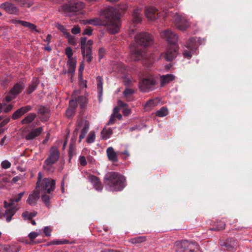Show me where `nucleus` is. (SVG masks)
<instances>
[{
    "instance_id": "nucleus-1",
    "label": "nucleus",
    "mask_w": 252,
    "mask_h": 252,
    "mask_svg": "<svg viewBox=\"0 0 252 252\" xmlns=\"http://www.w3.org/2000/svg\"><path fill=\"white\" fill-rule=\"evenodd\" d=\"M101 15L105 19L103 24L110 34H115L120 31L121 26L120 14L113 7H107L102 11Z\"/></svg>"
},
{
    "instance_id": "nucleus-2",
    "label": "nucleus",
    "mask_w": 252,
    "mask_h": 252,
    "mask_svg": "<svg viewBox=\"0 0 252 252\" xmlns=\"http://www.w3.org/2000/svg\"><path fill=\"white\" fill-rule=\"evenodd\" d=\"M106 188L112 191L122 190L126 186V180L122 175L116 172H109L104 177Z\"/></svg>"
},
{
    "instance_id": "nucleus-3",
    "label": "nucleus",
    "mask_w": 252,
    "mask_h": 252,
    "mask_svg": "<svg viewBox=\"0 0 252 252\" xmlns=\"http://www.w3.org/2000/svg\"><path fill=\"white\" fill-rule=\"evenodd\" d=\"M173 249L175 252H201L197 243L187 240L176 241Z\"/></svg>"
},
{
    "instance_id": "nucleus-4",
    "label": "nucleus",
    "mask_w": 252,
    "mask_h": 252,
    "mask_svg": "<svg viewBox=\"0 0 252 252\" xmlns=\"http://www.w3.org/2000/svg\"><path fill=\"white\" fill-rule=\"evenodd\" d=\"M60 156V152L57 147H52L51 148L49 155L44 161L43 169L48 172H53L54 170L53 165L59 160Z\"/></svg>"
},
{
    "instance_id": "nucleus-5",
    "label": "nucleus",
    "mask_w": 252,
    "mask_h": 252,
    "mask_svg": "<svg viewBox=\"0 0 252 252\" xmlns=\"http://www.w3.org/2000/svg\"><path fill=\"white\" fill-rule=\"evenodd\" d=\"M56 187V181L51 178H45L41 180L39 178L36 183V189L37 188L40 193H48L51 194L53 191Z\"/></svg>"
},
{
    "instance_id": "nucleus-6",
    "label": "nucleus",
    "mask_w": 252,
    "mask_h": 252,
    "mask_svg": "<svg viewBox=\"0 0 252 252\" xmlns=\"http://www.w3.org/2000/svg\"><path fill=\"white\" fill-rule=\"evenodd\" d=\"M84 6V3L81 1L65 3L59 6L58 10L64 16H70L83 8Z\"/></svg>"
},
{
    "instance_id": "nucleus-7",
    "label": "nucleus",
    "mask_w": 252,
    "mask_h": 252,
    "mask_svg": "<svg viewBox=\"0 0 252 252\" xmlns=\"http://www.w3.org/2000/svg\"><path fill=\"white\" fill-rule=\"evenodd\" d=\"M157 84L156 77L154 75H150L143 78L139 82V89L143 92H150L155 89Z\"/></svg>"
},
{
    "instance_id": "nucleus-8",
    "label": "nucleus",
    "mask_w": 252,
    "mask_h": 252,
    "mask_svg": "<svg viewBox=\"0 0 252 252\" xmlns=\"http://www.w3.org/2000/svg\"><path fill=\"white\" fill-rule=\"evenodd\" d=\"M172 20L175 27L180 31H185L189 26V24L186 18L177 13L174 14L172 16Z\"/></svg>"
},
{
    "instance_id": "nucleus-9",
    "label": "nucleus",
    "mask_w": 252,
    "mask_h": 252,
    "mask_svg": "<svg viewBox=\"0 0 252 252\" xmlns=\"http://www.w3.org/2000/svg\"><path fill=\"white\" fill-rule=\"evenodd\" d=\"M136 42L140 46H148L153 43V37L147 32H142L135 37Z\"/></svg>"
},
{
    "instance_id": "nucleus-10",
    "label": "nucleus",
    "mask_w": 252,
    "mask_h": 252,
    "mask_svg": "<svg viewBox=\"0 0 252 252\" xmlns=\"http://www.w3.org/2000/svg\"><path fill=\"white\" fill-rule=\"evenodd\" d=\"M82 127V129L81 131V133L79 135V142L80 143L82 139L84 138L86 136L87 133L88 132L89 129V123L87 121L81 120L79 121L75 129L73 134L76 135H77L78 130L79 128Z\"/></svg>"
},
{
    "instance_id": "nucleus-11",
    "label": "nucleus",
    "mask_w": 252,
    "mask_h": 252,
    "mask_svg": "<svg viewBox=\"0 0 252 252\" xmlns=\"http://www.w3.org/2000/svg\"><path fill=\"white\" fill-rule=\"evenodd\" d=\"M145 14L147 18L149 21H154L158 18H159L161 15L163 16V17H167L169 16V14H166L165 15H163V14L159 13L158 10L154 7H150L147 8L145 11Z\"/></svg>"
},
{
    "instance_id": "nucleus-12",
    "label": "nucleus",
    "mask_w": 252,
    "mask_h": 252,
    "mask_svg": "<svg viewBox=\"0 0 252 252\" xmlns=\"http://www.w3.org/2000/svg\"><path fill=\"white\" fill-rule=\"evenodd\" d=\"M160 34L162 38L172 44L176 43L178 39L177 35L169 30L160 32Z\"/></svg>"
},
{
    "instance_id": "nucleus-13",
    "label": "nucleus",
    "mask_w": 252,
    "mask_h": 252,
    "mask_svg": "<svg viewBox=\"0 0 252 252\" xmlns=\"http://www.w3.org/2000/svg\"><path fill=\"white\" fill-rule=\"evenodd\" d=\"M0 7L9 14L17 15L19 13V8L10 2L6 1L0 4Z\"/></svg>"
},
{
    "instance_id": "nucleus-14",
    "label": "nucleus",
    "mask_w": 252,
    "mask_h": 252,
    "mask_svg": "<svg viewBox=\"0 0 252 252\" xmlns=\"http://www.w3.org/2000/svg\"><path fill=\"white\" fill-rule=\"evenodd\" d=\"M43 131V128L42 126L32 128L24 134V138L27 141L33 140L37 137L40 135Z\"/></svg>"
},
{
    "instance_id": "nucleus-15",
    "label": "nucleus",
    "mask_w": 252,
    "mask_h": 252,
    "mask_svg": "<svg viewBox=\"0 0 252 252\" xmlns=\"http://www.w3.org/2000/svg\"><path fill=\"white\" fill-rule=\"evenodd\" d=\"M144 51L142 48L131 46L130 47V58L132 61L140 60L144 54Z\"/></svg>"
},
{
    "instance_id": "nucleus-16",
    "label": "nucleus",
    "mask_w": 252,
    "mask_h": 252,
    "mask_svg": "<svg viewBox=\"0 0 252 252\" xmlns=\"http://www.w3.org/2000/svg\"><path fill=\"white\" fill-rule=\"evenodd\" d=\"M238 243L236 240L232 238L227 239L223 244L221 245L222 248L228 252H234L238 247Z\"/></svg>"
},
{
    "instance_id": "nucleus-17",
    "label": "nucleus",
    "mask_w": 252,
    "mask_h": 252,
    "mask_svg": "<svg viewBox=\"0 0 252 252\" xmlns=\"http://www.w3.org/2000/svg\"><path fill=\"white\" fill-rule=\"evenodd\" d=\"M177 54L178 49L177 47L174 45L170 46L164 55V57L166 61L170 62L176 57Z\"/></svg>"
},
{
    "instance_id": "nucleus-18",
    "label": "nucleus",
    "mask_w": 252,
    "mask_h": 252,
    "mask_svg": "<svg viewBox=\"0 0 252 252\" xmlns=\"http://www.w3.org/2000/svg\"><path fill=\"white\" fill-rule=\"evenodd\" d=\"M80 91V94L76 96L77 101L81 109L86 107V104L88 103V94L85 92L83 94V92Z\"/></svg>"
},
{
    "instance_id": "nucleus-19",
    "label": "nucleus",
    "mask_w": 252,
    "mask_h": 252,
    "mask_svg": "<svg viewBox=\"0 0 252 252\" xmlns=\"http://www.w3.org/2000/svg\"><path fill=\"white\" fill-rule=\"evenodd\" d=\"M88 178L89 181L93 184L94 188L96 190L101 191L103 187L98 177L94 175H89Z\"/></svg>"
},
{
    "instance_id": "nucleus-20",
    "label": "nucleus",
    "mask_w": 252,
    "mask_h": 252,
    "mask_svg": "<svg viewBox=\"0 0 252 252\" xmlns=\"http://www.w3.org/2000/svg\"><path fill=\"white\" fill-rule=\"evenodd\" d=\"M37 113L42 122L47 121L50 117L49 109L44 106H40L37 110Z\"/></svg>"
},
{
    "instance_id": "nucleus-21",
    "label": "nucleus",
    "mask_w": 252,
    "mask_h": 252,
    "mask_svg": "<svg viewBox=\"0 0 252 252\" xmlns=\"http://www.w3.org/2000/svg\"><path fill=\"white\" fill-rule=\"evenodd\" d=\"M39 198V192L37 189L29 195L27 201L30 205L34 206L36 204Z\"/></svg>"
},
{
    "instance_id": "nucleus-22",
    "label": "nucleus",
    "mask_w": 252,
    "mask_h": 252,
    "mask_svg": "<svg viewBox=\"0 0 252 252\" xmlns=\"http://www.w3.org/2000/svg\"><path fill=\"white\" fill-rule=\"evenodd\" d=\"M15 24H20L22 26L28 28L32 31H34L37 32H39V31L36 29V26L33 24L27 22L25 21H22L20 20H14L13 21Z\"/></svg>"
},
{
    "instance_id": "nucleus-23",
    "label": "nucleus",
    "mask_w": 252,
    "mask_h": 252,
    "mask_svg": "<svg viewBox=\"0 0 252 252\" xmlns=\"http://www.w3.org/2000/svg\"><path fill=\"white\" fill-rule=\"evenodd\" d=\"M175 76L171 74L160 75V87H162L170 83L175 79Z\"/></svg>"
},
{
    "instance_id": "nucleus-24",
    "label": "nucleus",
    "mask_w": 252,
    "mask_h": 252,
    "mask_svg": "<svg viewBox=\"0 0 252 252\" xmlns=\"http://www.w3.org/2000/svg\"><path fill=\"white\" fill-rule=\"evenodd\" d=\"M67 66H68V69L64 71V73H68L72 76L75 72L76 66V60L75 59L68 60L67 62Z\"/></svg>"
},
{
    "instance_id": "nucleus-25",
    "label": "nucleus",
    "mask_w": 252,
    "mask_h": 252,
    "mask_svg": "<svg viewBox=\"0 0 252 252\" xmlns=\"http://www.w3.org/2000/svg\"><path fill=\"white\" fill-rule=\"evenodd\" d=\"M82 50V54L84 60H86L88 63L92 61V50L91 48H85L84 46H82L81 48Z\"/></svg>"
},
{
    "instance_id": "nucleus-26",
    "label": "nucleus",
    "mask_w": 252,
    "mask_h": 252,
    "mask_svg": "<svg viewBox=\"0 0 252 252\" xmlns=\"http://www.w3.org/2000/svg\"><path fill=\"white\" fill-rule=\"evenodd\" d=\"M106 153L109 160H111L113 162L118 161V155L117 153L115 152L113 147H108L106 150Z\"/></svg>"
},
{
    "instance_id": "nucleus-27",
    "label": "nucleus",
    "mask_w": 252,
    "mask_h": 252,
    "mask_svg": "<svg viewBox=\"0 0 252 252\" xmlns=\"http://www.w3.org/2000/svg\"><path fill=\"white\" fill-rule=\"evenodd\" d=\"M22 7L30 8L34 4L33 0H11Z\"/></svg>"
},
{
    "instance_id": "nucleus-28",
    "label": "nucleus",
    "mask_w": 252,
    "mask_h": 252,
    "mask_svg": "<svg viewBox=\"0 0 252 252\" xmlns=\"http://www.w3.org/2000/svg\"><path fill=\"white\" fill-rule=\"evenodd\" d=\"M134 93V89L126 88L123 92L124 97L127 101H131L134 99L133 95Z\"/></svg>"
},
{
    "instance_id": "nucleus-29",
    "label": "nucleus",
    "mask_w": 252,
    "mask_h": 252,
    "mask_svg": "<svg viewBox=\"0 0 252 252\" xmlns=\"http://www.w3.org/2000/svg\"><path fill=\"white\" fill-rule=\"evenodd\" d=\"M80 94L79 90L75 91L72 95V99L69 101V108L75 110L77 106V97L78 94Z\"/></svg>"
},
{
    "instance_id": "nucleus-30",
    "label": "nucleus",
    "mask_w": 252,
    "mask_h": 252,
    "mask_svg": "<svg viewBox=\"0 0 252 252\" xmlns=\"http://www.w3.org/2000/svg\"><path fill=\"white\" fill-rule=\"evenodd\" d=\"M186 47L192 52H195L197 49L196 39L195 37L190 38L186 44Z\"/></svg>"
},
{
    "instance_id": "nucleus-31",
    "label": "nucleus",
    "mask_w": 252,
    "mask_h": 252,
    "mask_svg": "<svg viewBox=\"0 0 252 252\" xmlns=\"http://www.w3.org/2000/svg\"><path fill=\"white\" fill-rule=\"evenodd\" d=\"M146 240V236H140L131 238L128 240V242L132 244L138 245L145 242Z\"/></svg>"
},
{
    "instance_id": "nucleus-32",
    "label": "nucleus",
    "mask_w": 252,
    "mask_h": 252,
    "mask_svg": "<svg viewBox=\"0 0 252 252\" xmlns=\"http://www.w3.org/2000/svg\"><path fill=\"white\" fill-rule=\"evenodd\" d=\"M24 89L23 84L17 83L16 84L12 89L10 91L11 94H13L15 96L20 93Z\"/></svg>"
},
{
    "instance_id": "nucleus-33",
    "label": "nucleus",
    "mask_w": 252,
    "mask_h": 252,
    "mask_svg": "<svg viewBox=\"0 0 252 252\" xmlns=\"http://www.w3.org/2000/svg\"><path fill=\"white\" fill-rule=\"evenodd\" d=\"M16 212V210L15 209V208H11L6 210L4 214V217L6 218L7 222H8L10 221L12 216H14Z\"/></svg>"
},
{
    "instance_id": "nucleus-34",
    "label": "nucleus",
    "mask_w": 252,
    "mask_h": 252,
    "mask_svg": "<svg viewBox=\"0 0 252 252\" xmlns=\"http://www.w3.org/2000/svg\"><path fill=\"white\" fill-rule=\"evenodd\" d=\"M36 117V114L35 113H29L26 117L21 121V124H29L31 123Z\"/></svg>"
},
{
    "instance_id": "nucleus-35",
    "label": "nucleus",
    "mask_w": 252,
    "mask_h": 252,
    "mask_svg": "<svg viewBox=\"0 0 252 252\" xmlns=\"http://www.w3.org/2000/svg\"><path fill=\"white\" fill-rule=\"evenodd\" d=\"M141 10L139 9H135L133 12V22L134 23H138L141 21L142 16Z\"/></svg>"
},
{
    "instance_id": "nucleus-36",
    "label": "nucleus",
    "mask_w": 252,
    "mask_h": 252,
    "mask_svg": "<svg viewBox=\"0 0 252 252\" xmlns=\"http://www.w3.org/2000/svg\"><path fill=\"white\" fill-rule=\"evenodd\" d=\"M41 193V198L42 201L44 202L45 205L48 207L49 208L51 206V203L50 200L52 197V195L50 194L49 195H47V193Z\"/></svg>"
},
{
    "instance_id": "nucleus-37",
    "label": "nucleus",
    "mask_w": 252,
    "mask_h": 252,
    "mask_svg": "<svg viewBox=\"0 0 252 252\" xmlns=\"http://www.w3.org/2000/svg\"><path fill=\"white\" fill-rule=\"evenodd\" d=\"M93 41L92 40H89L87 41V38L86 37H81L80 39V46L82 48V46H84L85 48H92V45Z\"/></svg>"
},
{
    "instance_id": "nucleus-38",
    "label": "nucleus",
    "mask_w": 252,
    "mask_h": 252,
    "mask_svg": "<svg viewBox=\"0 0 252 252\" xmlns=\"http://www.w3.org/2000/svg\"><path fill=\"white\" fill-rule=\"evenodd\" d=\"M225 226V223L223 221L221 220L217 221L214 223V226L210 229L213 231H219L224 229Z\"/></svg>"
},
{
    "instance_id": "nucleus-39",
    "label": "nucleus",
    "mask_w": 252,
    "mask_h": 252,
    "mask_svg": "<svg viewBox=\"0 0 252 252\" xmlns=\"http://www.w3.org/2000/svg\"><path fill=\"white\" fill-rule=\"evenodd\" d=\"M112 133L113 130L111 128H104L101 132V137L103 139L106 140L110 138Z\"/></svg>"
},
{
    "instance_id": "nucleus-40",
    "label": "nucleus",
    "mask_w": 252,
    "mask_h": 252,
    "mask_svg": "<svg viewBox=\"0 0 252 252\" xmlns=\"http://www.w3.org/2000/svg\"><path fill=\"white\" fill-rule=\"evenodd\" d=\"M25 193V191H23L17 194H13L12 198H10V199L13 204L15 203H18L21 200Z\"/></svg>"
},
{
    "instance_id": "nucleus-41",
    "label": "nucleus",
    "mask_w": 252,
    "mask_h": 252,
    "mask_svg": "<svg viewBox=\"0 0 252 252\" xmlns=\"http://www.w3.org/2000/svg\"><path fill=\"white\" fill-rule=\"evenodd\" d=\"M37 215L36 212H29L28 211H25L22 213V216L25 220H32V218L35 217Z\"/></svg>"
},
{
    "instance_id": "nucleus-42",
    "label": "nucleus",
    "mask_w": 252,
    "mask_h": 252,
    "mask_svg": "<svg viewBox=\"0 0 252 252\" xmlns=\"http://www.w3.org/2000/svg\"><path fill=\"white\" fill-rule=\"evenodd\" d=\"M84 24L97 26L100 25L101 24V20L98 18H94L93 19L84 21Z\"/></svg>"
},
{
    "instance_id": "nucleus-43",
    "label": "nucleus",
    "mask_w": 252,
    "mask_h": 252,
    "mask_svg": "<svg viewBox=\"0 0 252 252\" xmlns=\"http://www.w3.org/2000/svg\"><path fill=\"white\" fill-rule=\"evenodd\" d=\"M168 114V110L162 107L159 110L157 111L156 116L159 117L166 116Z\"/></svg>"
},
{
    "instance_id": "nucleus-44",
    "label": "nucleus",
    "mask_w": 252,
    "mask_h": 252,
    "mask_svg": "<svg viewBox=\"0 0 252 252\" xmlns=\"http://www.w3.org/2000/svg\"><path fill=\"white\" fill-rule=\"evenodd\" d=\"M38 83L37 81L32 82L29 85L28 90H27V94H32L36 88Z\"/></svg>"
},
{
    "instance_id": "nucleus-45",
    "label": "nucleus",
    "mask_w": 252,
    "mask_h": 252,
    "mask_svg": "<svg viewBox=\"0 0 252 252\" xmlns=\"http://www.w3.org/2000/svg\"><path fill=\"white\" fill-rule=\"evenodd\" d=\"M24 114L22 109L21 108H19L17 110H16L12 115V119L13 120H16L20 117H21L22 115Z\"/></svg>"
},
{
    "instance_id": "nucleus-46",
    "label": "nucleus",
    "mask_w": 252,
    "mask_h": 252,
    "mask_svg": "<svg viewBox=\"0 0 252 252\" xmlns=\"http://www.w3.org/2000/svg\"><path fill=\"white\" fill-rule=\"evenodd\" d=\"M95 138V132L93 131H92L89 133V134L86 140H87V142L88 143L91 144V143H93L94 141Z\"/></svg>"
},
{
    "instance_id": "nucleus-47",
    "label": "nucleus",
    "mask_w": 252,
    "mask_h": 252,
    "mask_svg": "<svg viewBox=\"0 0 252 252\" xmlns=\"http://www.w3.org/2000/svg\"><path fill=\"white\" fill-rule=\"evenodd\" d=\"M56 27L60 30L61 32H62L63 34L65 36L66 35V33H68L69 32L67 31V30L66 29L65 27L62 25V24L60 23H56Z\"/></svg>"
},
{
    "instance_id": "nucleus-48",
    "label": "nucleus",
    "mask_w": 252,
    "mask_h": 252,
    "mask_svg": "<svg viewBox=\"0 0 252 252\" xmlns=\"http://www.w3.org/2000/svg\"><path fill=\"white\" fill-rule=\"evenodd\" d=\"M102 78L100 76L96 77V80L97 81V89L98 91L101 94L102 92Z\"/></svg>"
},
{
    "instance_id": "nucleus-49",
    "label": "nucleus",
    "mask_w": 252,
    "mask_h": 252,
    "mask_svg": "<svg viewBox=\"0 0 252 252\" xmlns=\"http://www.w3.org/2000/svg\"><path fill=\"white\" fill-rule=\"evenodd\" d=\"M65 53L66 55L67 56V57H68V60H70L71 59H74L72 57V55H73V52H72V50L70 47H67L65 49Z\"/></svg>"
},
{
    "instance_id": "nucleus-50",
    "label": "nucleus",
    "mask_w": 252,
    "mask_h": 252,
    "mask_svg": "<svg viewBox=\"0 0 252 252\" xmlns=\"http://www.w3.org/2000/svg\"><path fill=\"white\" fill-rule=\"evenodd\" d=\"M65 37L66 38H67L68 39V41L69 42V43L73 45H75L76 43H75V39H74V37L71 35L69 33V32L68 33H66V35H65Z\"/></svg>"
},
{
    "instance_id": "nucleus-51",
    "label": "nucleus",
    "mask_w": 252,
    "mask_h": 252,
    "mask_svg": "<svg viewBox=\"0 0 252 252\" xmlns=\"http://www.w3.org/2000/svg\"><path fill=\"white\" fill-rule=\"evenodd\" d=\"M11 165V163L7 160H5L1 163V166L3 169H8L10 167Z\"/></svg>"
},
{
    "instance_id": "nucleus-52",
    "label": "nucleus",
    "mask_w": 252,
    "mask_h": 252,
    "mask_svg": "<svg viewBox=\"0 0 252 252\" xmlns=\"http://www.w3.org/2000/svg\"><path fill=\"white\" fill-rule=\"evenodd\" d=\"M79 162L81 166H85L87 164L86 158L84 156H80L79 158Z\"/></svg>"
},
{
    "instance_id": "nucleus-53",
    "label": "nucleus",
    "mask_w": 252,
    "mask_h": 252,
    "mask_svg": "<svg viewBox=\"0 0 252 252\" xmlns=\"http://www.w3.org/2000/svg\"><path fill=\"white\" fill-rule=\"evenodd\" d=\"M75 110L68 107L66 111V117L68 118H70L73 115Z\"/></svg>"
},
{
    "instance_id": "nucleus-54",
    "label": "nucleus",
    "mask_w": 252,
    "mask_h": 252,
    "mask_svg": "<svg viewBox=\"0 0 252 252\" xmlns=\"http://www.w3.org/2000/svg\"><path fill=\"white\" fill-rule=\"evenodd\" d=\"M15 97L13 94H11V92L10 91L9 94L5 96L4 100L6 102H9L15 98Z\"/></svg>"
},
{
    "instance_id": "nucleus-55",
    "label": "nucleus",
    "mask_w": 252,
    "mask_h": 252,
    "mask_svg": "<svg viewBox=\"0 0 252 252\" xmlns=\"http://www.w3.org/2000/svg\"><path fill=\"white\" fill-rule=\"evenodd\" d=\"M83 34L84 35H91L92 34V29L90 27L86 28L83 31Z\"/></svg>"
},
{
    "instance_id": "nucleus-56",
    "label": "nucleus",
    "mask_w": 252,
    "mask_h": 252,
    "mask_svg": "<svg viewBox=\"0 0 252 252\" xmlns=\"http://www.w3.org/2000/svg\"><path fill=\"white\" fill-rule=\"evenodd\" d=\"M52 231L51 228L49 226L45 227L44 229V233H45L46 236H49L51 235V232Z\"/></svg>"
},
{
    "instance_id": "nucleus-57",
    "label": "nucleus",
    "mask_w": 252,
    "mask_h": 252,
    "mask_svg": "<svg viewBox=\"0 0 252 252\" xmlns=\"http://www.w3.org/2000/svg\"><path fill=\"white\" fill-rule=\"evenodd\" d=\"M39 235V233H38L37 232H31L29 234V237L30 238V239L31 240H33V239H34L36 237H37Z\"/></svg>"
},
{
    "instance_id": "nucleus-58",
    "label": "nucleus",
    "mask_w": 252,
    "mask_h": 252,
    "mask_svg": "<svg viewBox=\"0 0 252 252\" xmlns=\"http://www.w3.org/2000/svg\"><path fill=\"white\" fill-rule=\"evenodd\" d=\"M194 52H192L191 50V51H184L183 53V55L185 57H187L189 59L192 56V54Z\"/></svg>"
},
{
    "instance_id": "nucleus-59",
    "label": "nucleus",
    "mask_w": 252,
    "mask_h": 252,
    "mask_svg": "<svg viewBox=\"0 0 252 252\" xmlns=\"http://www.w3.org/2000/svg\"><path fill=\"white\" fill-rule=\"evenodd\" d=\"M105 54V50L103 48H101L99 49L98 55L99 60L102 59Z\"/></svg>"
},
{
    "instance_id": "nucleus-60",
    "label": "nucleus",
    "mask_w": 252,
    "mask_h": 252,
    "mask_svg": "<svg viewBox=\"0 0 252 252\" xmlns=\"http://www.w3.org/2000/svg\"><path fill=\"white\" fill-rule=\"evenodd\" d=\"M81 29L78 27H74L71 29V32L73 34H77L80 33Z\"/></svg>"
},
{
    "instance_id": "nucleus-61",
    "label": "nucleus",
    "mask_w": 252,
    "mask_h": 252,
    "mask_svg": "<svg viewBox=\"0 0 252 252\" xmlns=\"http://www.w3.org/2000/svg\"><path fill=\"white\" fill-rule=\"evenodd\" d=\"M21 108H22L24 113L25 114L27 112L31 110L32 109V106H31L30 105H27L25 107H21Z\"/></svg>"
},
{
    "instance_id": "nucleus-62",
    "label": "nucleus",
    "mask_w": 252,
    "mask_h": 252,
    "mask_svg": "<svg viewBox=\"0 0 252 252\" xmlns=\"http://www.w3.org/2000/svg\"><path fill=\"white\" fill-rule=\"evenodd\" d=\"M13 107V105L9 104L7 106H6V107H5L3 109V111L5 113L9 112H10L12 109Z\"/></svg>"
},
{
    "instance_id": "nucleus-63",
    "label": "nucleus",
    "mask_w": 252,
    "mask_h": 252,
    "mask_svg": "<svg viewBox=\"0 0 252 252\" xmlns=\"http://www.w3.org/2000/svg\"><path fill=\"white\" fill-rule=\"evenodd\" d=\"M10 120V118H7L4 119L0 123V127H3L5 125H6Z\"/></svg>"
},
{
    "instance_id": "nucleus-64",
    "label": "nucleus",
    "mask_w": 252,
    "mask_h": 252,
    "mask_svg": "<svg viewBox=\"0 0 252 252\" xmlns=\"http://www.w3.org/2000/svg\"><path fill=\"white\" fill-rule=\"evenodd\" d=\"M115 116L114 115H111V117L107 123L108 125H112L115 122Z\"/></svg>"
}]
</instances>
